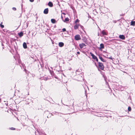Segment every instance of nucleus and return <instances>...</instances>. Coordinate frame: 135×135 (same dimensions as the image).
I'll return each mask as SVG.
<instances>
[{"label": "nucleus", "mask_w": 135, "mask_h": 135, "mask_svg": "<svg viewBox=\"0 0 135 135\" xmlns=\"http://www.w3.org/2000/svg\"><path fill=\"white\" fill-rule=\"evenodd\" d=\"M12 9L14 11H16V8L15 7H13L12 8Z\"/></svg>", "instance_id": "22"}, {"label": "nucleus", "mask_w": 135, "mask_h": 135, "mask_svg": "<svg viewBox=\"0 0 135 135\" xmlns=\"http://www.w3.org/2000/svg\"><path fill=\"white\" fill-rule=\"evenodd\" d=\"M69 20V18L68 17H67V18H66L65 20L64 21V22H67V21H68Z\"/></svg>", "instance_id": "17"}, {"label": "nucleus", "mask_w": 135, "mask_h": 135, "mask_svg": "<svg viewBox=\"0 0 135 135\" xmlns=\"http://www.w3.org/2000/svg\"><path fill=\"white\" fill-rule=\"evenodd\" d=\"M79 21L78 19H76L75 21V23H76Z\"/></svg>", "instance_id": "23"}, {"label": "nucleus", "mask_w": 135, "mask_h": 135, "mask_svg": "<svg viewBox=\"0 0 135 135\" xmlns=\"http://www.w3.org/2000/svg\"><path fill=\"white\" fill-rule=\"evenodd\" d=\"M10 129L11 130H15V128L13 127L10 128Z\"/></svg>", "instance_id": "20"}, {"label": "nucleus", "mask_w": 135, "mask_h": 135, "mask_svg": "<svg viewBox=\"0 0 135 135\" xmlns=\"http://www.w3.org/2000/svg\"><path fill=\"white\" fill-rule=\"evenodd\" d=\"M86 45L84 43L80 44H79V46L81 49H82L83 47L86 46Z\"/></svg>", "instance_id": "4"}, {"label": "nucleus", "mask_w": 135, "mask_h": 135, "mask_svg": "<svg viewBox=\"0 0 135 135\" xmlns=\"http://www.w3.org/2000/svg\"><path fill=\"white\" fill-rule=\"evenodd\" d=\"M62 30L63 31V32H64V31H66V30L65 28H63V29H62Z\"/></svg>", "instance_id": "24"}, {"label": "nucleus", "mask_w": 135, "mask_h": 135, "mask_svg": "<svg viewBox=\"0 0 135 135\" xmlns=\"http://www.w3.org/2000/svg\"><path fill=\"white\" fill-rule=\"evenodd\" d=\"M130 25L134 26L135 25V21H132Z\"/></svg>", "instance_id": "15"}, {"label": "nucleus", "mask_w": 135, "mask_h": 135, "mask_svg": "<svg viewBox=\"0 0 135 135\" xmlns=\"http://www.w3.org/2000/svg\"><path fill=\"white\" fill-rule=\"evenodd\" d=\"M49 10L48 8H46L44 9V14H47L48 13Z\"/></svg>", "instance_id": "7"}, {"label": "nucleus", "mask_w": 135, "mask_h": 135, "mask_svg": "<svg viewBox=\"0 0 135 135\" xmlns=\"http://www.w3.org/2000/svg\"><path fill=\"white\" fill-rule=\"evenodd\" d=\"M18 34L19 35L20 37H21L22 36H23V33L22 32H21L19 33H18Z\"/></svg>", "instance_id": "13"}, {"label": "nucleus", "mask_w": 135, "mask_h": 135, "mask_svg": "<svg viewBox=\"0 0 135 135\" xmlns=\"http://www.w3.org/2000/svg\"><path fill=\"white\" fill-rule=\"evenodd\" d=\"M62 14H64V15H65V13H62Z\"/></svg>", "instance_id": "31"}, {"label": "nucleus", "mask_w": 135, "mask_h": 135, "mask_svg": "<svg viewBox=\"0 0 135 135\" xmlns=\"http://www.w3.org/2000/svg\"><path fill=\"white\" fill-rule=\"evenodd\" d=\"M34 0H30V2H33L34 1Z\"/></svg>", "instance_id": "26"}, {"label": "nucleus", "mask_w": 135, "mask_h": 135, "mask_svg": "<svg viewBox=\"0 0 135 135\" xmlns=\"http://www.w3.org/2000/svg\"><path fill=\"white\" fill-rule=\"evenodd\" d=\"M77 54H80V53L78 51L77 52Z\"/></svg>", "instance_id": "28"}, {"label": "nucleus", "mask_w": 135, "mask_h": 135, "mask_svg": "<svg viewBox=\"0 0 135 135\" xmlns=\"http://www.w3.org/2000/svg\"><path fill=\"white\" fill-rule=\"evenodd\" d=\"M23 45L24 49H26L27 48L26 44L25 42H24L23 43Z\"/></svg>", "instance_id": "11"}, {"label": "nucleus", "mask_w": 135, "mask_h": 135, "mask_svg": "<svg viewBox=\"0 0 135 135\" xmlns=\"http://www.w3.org/2000/svg\"><path fill=\"white\" fill-rule=\"evenodd\" d=\"M80 24H77L76 23L74 25V29L75 30H76L78 28V27L79 26Z\"/></svg>", "instance_id": "8"}, {"label": "nucleus", "mask_w": 135, "mask_h": 135, "mask_svg": "<svg viewBox=\"0 0 135 135\" xmlns=\"http://www.w3.org/2000/svg\"><path fill=\"white\" fill-rule=\"evenodd\" d=\"M107 34L104 30H103L101 32V33L100 35L101 37H103L105 35H107Z\"/></svg>", "instance_id": "2"}, {"label": "nucleus", "mask_w": 135, "mask_h": 135, "mask_svg": "<svg viewBox=\"0 0 135 135\" xmlns=\"http://www.w3.org/2000/svg\"><path fill=\"white\" fill-rule=\"evenodd\" d=\"M44 135H46V134H45Z\"/></svg>", "instance_id": "32"}, {"label": "nucleus", "mask_w": 135, "mask_h": 135, "mask_svg": "<svg viewBox=\"0 0 135 135\" xmlns=\"http://www.w3.org/2000/svg\"><path fill=\"white\" fill-rule=\"evenodd\" d=\"M2 22L1 23V24H0V27L2 28H3L4 27V26L3 25H2Z\"/></svg>", "instance_id": "19"}, {"label": "nucleus", "mask_w": 135, "mask_h": 135, "mask_svg": "<svg viewBox=\"0 0 135 135\" xmlns=\"http://www.w3.org/2000/svg\"><path fill=\"white\" fill-rule=\"evenodd\" d=\"M108 58L110 59H112V56H110V57H108Z\"/></svg>", "instance_id": "25"}, {"label": "nucleus", "mask_w": 135, "mask_h": 135, "mask_svg": "<svg viewBox=\"0 0 135 135\" xmlns=\"http://www.w3.org/2000/svg\"><path fill=\"white\" fill-rule=\"evenodd\" d=\"M51 22L53 23H55L56 22L55 20L54 19H52L51 20Z\"/></svg>", "instance_id": "16"}, {"label": "nucleus", "mask_w": 135, "mask_h": 135, "mask_svg": "<svg viewBox=\"0 0 135 135\" xmlns=\"http://www.w3.org/2000/svg\"><path fill=\"white\" fill-rule=\"evenodd\" d=\"M98 64L99 68L102 70H103L104 69V66L103 64L100 62H98Z\"/></svg>", "instance_id": "1"}, {"label": "nucleus", "mask_w": 135, "mask_h": 135, "mask_svg": "<svg viewBox=\"0 0 135 135\" xmlns=\"http://www.w3.org/2000/svg\"><path fill=\"white\" fill-rule=\"evenodd\" d=\"M90 54L92 56L93 59H94L95 60L97 58V57L91 52H90Z\"/></svg>", "instance_id": "5"}, {"label": "nucleus", "mask_w": 135, "mask_h": 135, "mask_svg": "<svg viewBox=\"0 0 135 135\" xmlns=\"http://www.w3.org/2000/svg\"><path fill=\"white\" fill-rule=\"evenodd\" d=\"M59 45L60 47H61L64 45V44L62 42H60L59 43Z\"/></svg>", "instance_id": "10"}, {"label": "nucleus", "mask_w": 135, "mask_h": 135, "mask_svg": "<svg viewBox=\"0 0 135 135\" xmlns=\"http://www.w3.org/2000/svg\"><path fill=\"white\" fill-rule=\"evenodd\" d=\"M75 39L76 40H78L81 39V37L79 35H77L75 36Z\"/></svg>", "instance_id": "3"}, {"label": "nucleus", "mask_w": 135, "mask_h": 135, "mask_svg": "<svg viewBox=\"0 0 135 135\" xmlns=\"http://www.w3.org/2000/svg\"><path fill=\"white\" fill-rule=\"evenodd\" d=\"M99 58L100 59V60L102 61H103V62H105L106 61L103 58H102V57L101 56H99Z\"/></svg>", "instance_id": "12"}, {"label": "nucleus", "mask_w": 135, "mask_h": 135, "mask_svg": "<svg viewBox=\"0 0 135 135\" xmlns=\"http://www.w3.org/2000/svg\"><path fill=\"white\" fill-rule=\"evenodd\" d=\"M45 80H47V78H45Z\"/></svg>", "instance_id": "30"}, {"label": "nucleus", "mask_w": 135, "mask_h": 135, "mask_svg": "<svg viewBox=\"0 0 135 135\" xmlns=\"http://www.w3.org/2000/svg\"><path fill=\"white\" fill-rule=\"evenodd\" d=\"M100 49H103L104 48V45L103 44H101L100 45Z\"/></svg>", "instance_id": "14"}, {"label": "nucleus", "mask_w": 135, "mask_h": 135, "mask_svg": "<svg viewBox=\"0 0 135 135\" xmlns=\"http://www.w3.org/2000/svg\"><path fill=\"white\" fill-rule=\"evenodd\" d=\"M48 5L50 7H52L53 6V5L52 3L51 2H49L48 4Z\"/></svg>", "instance_id": "9"}, {"label": "nucleus", "mask_w": 135, "mask_h": 135, "mask_svg": "<svg viewBox=\"0 0 135 135\" xmlns=\"http://www.w3.org/2000/svg\"><path fill=\"white\" fill-rule=\"evenodd\" d=\"M131 108L130 107H129L128 108V110L129 111H131Z\"/></svg>", "instance_id": "18"}, {"label": "nucleus", "mask_w": 135, "mask_h": 135, "mask_svg": "<svg viewBox=\"0 0 135 135\" xmlns=\"http://www.w3.org/2000/svg\"><path fill=\"white\" fill-rule=\"evenodd\" d=\"M79 26L80 27H81V29H83L84 27H83V26H81V25H80V26Z\"/></svg>", "instance_id": "21"}, {"label": "nucleus", "mask_w": 135, "mask_h": 135, "mask_svg": "<svg viewBox=\"0 0 135 135\" xmlns=\"http://www.w3.org/2000/svg\"><path fill=\"white\" fill-rule=\"evenodd\" d=\"M98 36H99V32L98 33Z\"/></svg>", "instance_id": "29"}, {"label": "nucleus", "mask_w": 135, "mask_h": 135, "mask_svg": "<svg viewBox=\"0 0 135 135\" xmlns=\"http://www.w3.org/2000/svg\"><path fill=\"white\" fill-rule=\"evenodd\" d=\"M96 61L97 62H98V59L97 58L95 59Z\"/></svg>", "instance_id": "27"}, {"label": "nucleus", "mask_w": 135, "mask_h": 135, "mask_svg": "<svg viewBox=\"0 0 135 135\" xmlns=\"http://www.w3.org/2000/svg\"><path fill=\"white\" fill-rule=\"evenodd\" d=\"M119 38L122 40H124L125 39V36L123 35H120L119 36Z\"/></svg>", "instance_id": "6"}]
</instances>
